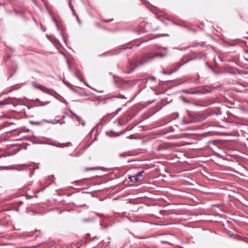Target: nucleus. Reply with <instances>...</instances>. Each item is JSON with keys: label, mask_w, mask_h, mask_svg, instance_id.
I'll use <instances>...</instances> for the list:
<instances>
[{"label": "nucleus", "mask_w": 248, "mask_h": 248, "mask_svg": "<svg viewBox=\"0 0 248 248\" xmlns=\"http://www.w3.org/2000/svg\"><path fill=\"white\" fill-rule=\"evenodd\" d=\"M70 89H71L73 91H74L75 92H77V90L76 89H75L74 88H73V86Z\"/></svg>", "instance_id": "obj_18"}, {"label": "nucleus", "mask_w": 248, "mask_h": 248, "mask_svg": "<svg viewBox=\"0 0 248 248\" xmlns=\"http://www.w3.org/2000/svg\"><path fill=\"white\" fill-rule=\"evenodd\" d=\"M8 167L1 166H0V170H3L4 169H7Z\"/></svg>", "instance_id": "obj_17"}, {"label": "nucleus", "mask_w": 248, "mask_h": 248, "mask_svg": "<svg viewBox=\"0 0 248 248\" xmlns=\"http://www.w3.org/2000/svg\"><path fill=\"white\" fill-rule=\"evenodd\" d=\"M188 61H186L185 62H183L181 64H180L179 62H176L173 65H171L170 67V72H165V73L167 74H171L172 73L176 71L182 65L184 64L185 63L187 62Z\"/></svg>", "instance_id": "obj_4"}, {"label": "nucleus", "mask_w": 248, "mask_h": 248, "mask_svg": "<svg viewBox=\"0 0 248 248\" xmlns=\"http://www.w3.org/2000/svg\"><path fill=\"white\" fill-rule=\"evenodd\" d=\"M70 144V142H67V143H65L66 146H68V144Z\"/></svg>", "instance_id": "obj_26"}, {"label": "nucleus", "mask_w": 248, "mask_h": 248, "mask_svg": "<svg viewBox=\"0 0 248 248\" xmlns=\"http://www.w3.org/2000/svg\"><path fill=\"white\" fill-rule=\"evenodd\" d=\"M132 136H133L132 135L130 136H129V138L132 139Z\"/></svg>", "instance_id": "obj_29"}, {"label": "nucleus", "mask_w": 248, "mask_h": 248, "mask_svg": "<svg viewBox=\"0 0 248 248\" xmlns=\"http://www.w3.org/2000/svg\"><path fill=\"white\" fill-rule=\"evenodd\" d=\"M65 144L64 143H57L56 144V146L58 147H64L65 145H64Z\"/></svg>", "instance_id": "obj_10"}, {"label": "nucleus", "mask_w": 248, "mask_h": 248, "mask_svg": "<svg viewBox=\"0 0 248 248\" xmlns=\"http://www.w3.org/2000/svg\"><path fill=\"white\" fill-rule=\"evenodd\" d=\"M126 155H126V153H121V154H119V156H120V157H125V156H126Z\"/></svg>", "instance_id": "obj_15"}, {"label": "nucleus", "mask_w": 248, "mask_h": 248, "mask_svg": "<svg viewBox=\"0 0 248 248\" xmlns=\"http://www.w3.org/2000/svg\"><path fill=\"white\" fill-rule=\"evenodd\" d=\"M35 87L37 88H39V89H41V86L39 85H36L35 86Z\"/></svg>", "instance_id": "obj_19"}, {"label": "nucleus", "mask_w": 248, "mask_h": 248, "mask_svg": "<svg viewBox=\"0 0 248 248\" xmlns=\"http://www.w3.org/2000/svg\"><path fill=\"white\" fill-rule=\"evenodd\" d=\"M75 74L78 78H80V73L78 71H76Z\"/></svg>", "instance_id": "obj_11"}, {"label": "nucleus", "mask_w": 248, "mask_h": 248, "mask_svg": "<svg viewBox=\"0 0 248 248\" xmlns=\"http://www.w3.org/2000/svg\"><path fill=\"white\" fill-rule=\"evenodd\" d=\"M161 242L162 243H167V242H165V241H161Z\"/></svg>", "instance_id": "obj_28"}, {"label": "nucleus", "mask_w": 248, "mask_h": 248, "mask_svg": "<svg viewBox=\"0 0 248 248\" xmlns=\"http://www.w3.org/2000/svg\"><path fill=\"white\" fill-rule=\"evenodd\" d=\"M27 196H28L29 199H31V198H32L33 197H35V198L37 197V196L36 195H34L33 196H31V195H29L28 194H27Z\"/></svg>", "instance_id": "obj_14"}, {"label": "nucleus", "mask_w": 248, "mask_h": 248, "mask_svg": "<svg viewBox=\"0 0 248 248\" xmlns=\"http://www.w3.org/2000/svg\"><path fill=\"white\" fill-rule=\"evenodd\" d=\"M122 108H119L117 109L116 112L118 113L119 111L121 110Z\"/></svg>", "instance_id": "obj_21"}, {"label": "nucleus", "mask_w": 248, "mask_h": 248, "mask_svg": "<svg viewBox=\"0 0 248 248\" xmlns=\"http://www.w3.org/2000/svg\"><path fill=\"white\" fill-rule=\"evenodd\" d=\"M100 168L99 167H90V168H86L85 169V171H87L89 170H100Z\"/></svg>", "instance_id": "obj_7"}, {"label": "nucleus", "mask_w": 248, "mask_h": 248, "mask_svg": "<svg viewBox=\"0 0 248 248\" xmlns=\"http://www.w3.org/2000/svg\"><path fill=\"white\" fill-rule=\"evenodd\" d=\"M113 20V19L111 18L109 20L102 19V21L104 22H110L112 21Z\"/></svg>", "instance_id": "obj_12"}, {"label": "nucleus", "mask_w": 248, "mask_h": 248, "mask_svg": "<svg viewBox=\"0 0 248 248\" xmlns=\"http://www.w3.org/2000/svg\"><path fill=\"white\" fill-rule=\"evenodd\" d=\"M64 82L70 88H72V87L73 86V85L72 84H71L70 83H69L66 82H64Z\"/></svg>", "instance_id": "obj_13"}, {"label": "nucleus", "mask_w": 248, "mask_h": 248, "mask_svg": "<svg viewBox=\"0 0 248 248\" xmlns=\"http://www.w3.org/2000/svg\"><path fill=\"white\" fill-rule=\"evenodd\" d=\"M184 123H185V124H188L190 123V121H188V122L186 121V122H184Z\"/></svg>", "instance_id": "obj_22"}, {"label": "nucleus", "mask_w": 248, "mask_h": 248, "mask_svg": "<svg viewBox=\"0 0 248 248\" xmlns=\"http://www.w3.org/2000/svg\"><path fill=\"white\" fill-rule=\"evenodd\" d=\"M157 29V28H153L152 24L150 23H141L139 26L140 31L141 32L155 31Z\"/></svg>", "instance_id": "obj_2"}, {"label": "nucleus", "mask_w": 248, "mask_h": 248, "mask_svg": "<svg viewBox=\"0 0 248 248\" xmlns=\"http://www.w3.org/2000/svg\"><path fill=\"white\" fill-rule=\"evenodd\" d=\"M187 113H188V115L190 116V111H187Z\"/></svg>", "instance_id": "obj_27"}, {"label": "nucleus", "mask_w": 248, "mask_h": 248, "mask_svg": "<svg viewBox=\"0 0 248 248\" xmlns=\"http://www.w3.org/2000/svg\"><path fill=\"white\" fill-rule=\"evenodd\" d=\"M118 53V52H113L112 54H116Z\"/></svg>", "instance_id": "obj_25"}, {"label": "nucleus", "mask_w": 248, "mask_h": 248, "mask_svg": "<svg viewBox=\"0 0 248 248\" xmlns=\"http://www.w3.org/2000/svg\"><path fill=\"white\" fill-rule=\"evenodd\" d=\"M47 104V103H45V104H41V105H46V104Z\"/></svg>", "instance_id": "obj_30"}, {"label": "nucleus", "mask_w": 248, "mask_h": 248, "mask_svg": "<svg viewBox=\"0 0 248 248\" xmlns=\"http://www.w3.org/2000/svg\"><path fill=\"white\" fill-rule=\"evenodd\" d=\"M93 218H87V219H83V221L84 222H91V221H93Z\"/></svg>", "instance_id": "obj_8"}, {"label": "nucleus", "mask_w": 248, "mask_h": 248, "mask_svg": "<svg viewBox=\"0 0 248 248\" xmlns=\"http://www.w3.org/2000/svg\"><path fill=\"white\" fill-rule=\"evenodd\" d=\"M190 54L193 56L194 55V59H202L204 57V54L201 52V53H196L194 52H192L190 53Z\"/></svg>", "instance_id": "obj_6"}, {"label": "nucleus", "mask_w": 248, "mask_h": 248, "mask_svg": "<svg viewBox=\"0 0 248 248\" xmlns=\"http://www.w3.org/2000/svg\"><path fill=\"white\" fill-rule=\"evenodd\" d=\"M165 54L163 53H158L156 55H153L152 53L145 54L142 58L135 57L129 61V65L128 66V71L125 72L126 74H130L137 67L143 65L146 62H149L154 58L156 57H163Z\"/></svg>", "instance_id": "obj_1"}, {"label": "nucleus", "mask_w": 248, "mask_h": 248, "mask_svg": "<svg viewBox=\"0 0 248 248\" xmlns=\"http://www.w3.org/2000/svg\"><path fill=\"white\" fill-rule=\"evenodd\" d=\"M144 173L143 171L138 172L136 175L133 176H130L129 179H130L131 181L133 182H138L140 181H141L143 178L142 173Z\"/></svg>", "instance_id": "obj_3"}, {"label": "nucleus", "mask_w": 248, "mask_h": 248, "mask_svg": "<svg viewBox=\"0 0 248 248\" xmlns=\"http://www.w3.org/2000/svg\"><path fill=\"white\" fill-rule=\"evenodd\" d=\"M81 124L82 125H85V122L83 121L82 123H81Z\"/></svg>", "instance_id": "obj_23"}, {"label": "nucleus", "mask_w": 248, "mask_h": 248, "mask_svg": "<svg viewBox=\"0 0 248 248\" xmlns=\"http://www.w3.org/2000/svg\"><path fill=\"white\" fill-rule=\"evenodd\" d=\"M73 15L75 16V14H77L76 12L74 11V10H73Z\"/></svg>", "instance_id": "obj_24"}, {"label": "nucleus", "mask_w": 248, "mask_h": 248, "mask_svg": "<svg viewBox=\"0 0 248 248\" xmlns=\"http://www.w3.org/2000/svg\"><path fill=\"white\" fill-rule=\"evenodd\" d=\"M40 190H34V194L38 193Z\"/></svg>", "instance_id": "obj_20"}, {"label": "nucleus", "mask_w": 248, "mask_h": 248, "mask_svg": "<svg viewBox=\"0 0 248 248\" xmlns=\"http://www.w3.org/2000/svg\"><path fill=\"white\" fill-rule=\"evenodd\" d=\"M75 16L76 17L77 20L79 23H80V20L79 19V17L77 14H75Z\"/></svg>", "instance_id": "obj_16"}, {"label": "nucleus", "mask_w": 248, "mask_h": 248, "mask_svg": "<svg viewBox=\"0 0 248 248\" xmlns=\"http://www.w3.org/2000/svg\"><path fill=\"white\" fill-rule=\"evenodd\" d=\"M167 35H168V34H158L155 35L154 38H155L156 37H159L160 36H167Z\"/></svg>", "instance_id": "obj_9"}, {"label": "nucleus", "mask_w": 248, "mask_h": 248, "mask_svg": "<svg viewBox=\"0 0 248 248\" xmlns=\"http://www.w3.org/2000/svg\"><path fill=\"white\" fill-rule=\"evenodd\" d=\"M182 92L184 93H190V94L205 93V92H202V91H199V90L193 91V89L184 90H182Z\"/></svg>", "instance_id": "obj_5"}]
</instances>
